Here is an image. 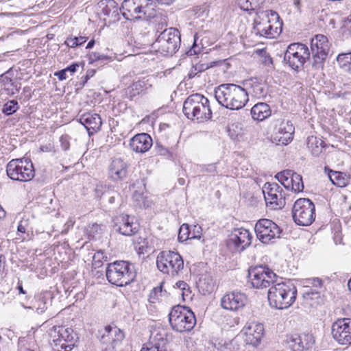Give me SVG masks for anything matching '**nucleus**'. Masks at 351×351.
<instances>
[{
    "mask_svg": "<svg viewBox=\"0 0 351 351\" xmlns=\"http://www.w3.org/2000/svg\"><path fill=\"white\" fill-rule=\"evenodd\" d=\"M215 97L222 106L230 110H240L248 101V93L241 86L222 84L215 88Z\"/></svg>",
    "mask_w": 351,
    "mask_h": 351,
    "instance_id": "1",
    "label": "nucleus"
},
{
    "mask_svg": "<svg viewBox=\"0 0 351 351\" xmlns=\"http://www.w3.org/2000/svg\"><path fill=\"white\" fill-rule=\"evenodd\" d=\"M297 296V289L291 282L272 285L267 293L269 305L276 309H286L291 306Z\"/></svg>",
    "mask_w": 351,
    "mask_h": 351,
    "instance_id": "2",
    "label": "nucleus"
},
{
    "mask_svg": "<svg viewBox=\"0 0 351 351\" xmlns=\"http://www.w3.org/2000/svg\"><path fill=\"white\" fill-rule=\"evenodd\" d=\"M282 29V21L277 12L267 10L257 14L254 21L253 31L256 35L275 38Z\"/></svg>",
    "mask_w": 351,
    "mask_h": 351,
    "instance_id": "3",
    "label": "nucleus"
},
{
    "mask_svg": "<svg viewBox=\"0 0 351 351\" xmlns=\"http://www.w3.org/2000/svg\"><path fill=\"white\" fill-rule=\"evenodd\" d=\"M183 112L188 119L197 122H204L212 118L209 100L198 93L186 98L183 104Z\"/></svg>",
    "mask_w": 351,
    "mask_h": 351,
    "instance_id": "4",
    "label": "nucleus"
},
{
    "mask_svg": "<svg viewBox=\"0 0 351 351\" xmlns=\"http://www.w3.org/2000/svg\"><path fill=\"white\" fill-rule=\"evenodd\" d=\"M106 276L110 283L123 287L134 281L136 272L132 264L128 261H117L108 264Z\"/></svg>",
    "mask_w": 351,
    "mask_h": 351,
    "instance_id": "5",
    "label": "nucleus"
},
{
    "mask_svg": "<svg viewBox=\"0 0 351 351\" xmlns=\"http://www.w3.org/2000/svg\"><path fill=\"white\" fill-rule=\"evenodd\" d=\"M169 320L172 328L179 332L190 331L196 324L193 312L180 305L172 308L169 314Z\"/></svg>",
    "mask_w": 351,
    "mask_h": 351,
    "instance_id": "6",
    "label": "nucleus"
},
{
    "mask_svg": "<svg viewBox=\"0 0 351 351\" xmlns=\"http://www.w3.org/2000/svg\"><path fill=\"white\" fill-rule=\"evenodd\" d=\"M8 176L16 181L27 182L35 176V171L30 159L26 158L12 159L6 166Z\"/></svg>",
    "mask_w": 351,
    "mask_h": 351,
    "instance_id": "7",
    "label": "nucleus"
},
{
    "mask_svg": "<svg viewBox=\"0 0 351 351\" xmlns=\"http://www.w3.org/2000/svg\"><path fill=\"white\" fill-rule=\"evenodd\" d=\"M180 34L176 28H168L162 31L153 43V47L163 55H172L180 47Z\"/></svg>",
    "mask_w": 351,
    "mask_h": 351,
    "instance_id": "8",
    "label": "nucleus"
},
{
    "mask_svg": "<svg viewBox=\"0 0 351 351\" xmlns=\"http://www.w3.org/2000/svg\"><path fill=\"white\" fill-rule=\"evenodd\" d=\"M158 269L171 276H178L184 269V261L180 254L173 251H162L157 256Z\"/></svg>",
    "mask_w": 351,
    "mask_h": 351,
    "instance_id": "9",
    "label": "nucleus"
},
{
    "mask_svg": "<svg viewBox=\"0 0 351 351\" xmlns=\"http://www.w3.org/2000/svg\"><path fill=\"white\" fill-rule=\"evenodd\" d=\"M152 4V0H124L120 10L125 19L137 20L143 16L151 17Z\"/></svg>",
    "mask_w": 351,
    "mask_h": 351,
    "instance_id": "10",
    "label": "nucleus"
},
{
    "mask_svg": "<svg viewBox=\"0 0 351 351\" xmlns=\"http://www.w3.org/2000/svg\"><path fill=\"white\" fill-rule=\"evenodd\" d=\"M315 206L308 198L297 199L292 208V217L295 223L299 226L311 225L315 219Z\"/></svg>",
    "mask_w": 351,
    "mask_h": 351,
    "instance_id": "11",
    "label": "nucleus"
},
{
    "mask_svg": "<svg viewBox=\"0 0 351 351\" xmlns=\"http://www.w3.org/2000/svg\"><path fill=\"white\" fill-rule=\"evenodd\" d=\"M311 52L308 47L302 43H295L289 45L285 51L284 60L293 69L302 66L310 58Z\"/></svg>",
    "mask_w": 351,
    "mask_h": 351,
    "instance_id": "12",
    "label": "nucleus"
},
{
    "mask_svg": "<svg viewBox=\"0 0 351 351\" xmlns=\"http://www.w3.org/2000/svg\"><path fill=\"white\" fill-rule=\"evenodd\" d=\"M276 275L266 266L258 265L251 267L248 271V280L255 289L269 287L276 280Z\"/></svg>",
    "mask_w": 351,
    "mask_h": 351,
    "instance_id": "13",
    "label": "nucleus"
},
{
    "mask_svg": "<svg viewBox=\"0 0 351 351\" xmlns=\"http://www.w3.org/2000/svg\"><path fill=\"white\" fill-rule=\"evenodd\" d=\"M254 230L258 239L263 243H269L272 239L279 238L281 230L273 221L261 219L255 224Z\"/></svg>",
    "mask_w": 351,
    "mask_h": 351,
    "instance_id": "14",
    "label": "nucleus"
},
{
    "mask_svg": "<svg viewBox=\"0 0 351 351\" xmlns=\"http://www.w3.org/2000/svg\"><path fill=\"white\" fill-rule=\"evenodd\" d=\"M263 193L266 205L271 209H280L285 205L283 190L277 183H265L263 187Z\"/></svg>",
    "mask_w": 351,
    "mask_h": 351,
    "instance_id": "15",
    "label": "nucleus"
},
{
    "mask_svg": "<svg viewBox=\"0 0 351 351\" xmlns=\"http://www.w3.org/2000/svg\"><path fill=\"white\" fill-rule=\"evenodd\" d=\"M330 47L326 36L317 34L311 39V51L313 59V65L317 68L322 66L326 60Z\"/></svg>",
    "mask_w": 351,
    "mask_h": 351,
    "instance_id": "16",
    "label": "nucleus"
},
{
    "mask_svg": "<svg viewBox=\"0 0 351 351\" xmlns=\"http://www.w3.org/2000/svg\"><path fill=\"white\" fill-rule=\"evenodd\" d=\"M294 130L291 121L277 120L271 135V141L277 145H286L292 141Z\"/></svg>",
    "mask_w": 351,
    "mask_h": 351,
    "instance_id": "17",
    "label": "nucleus"
},
{
    "mask_svg": "<svg viewBox=\"0 0 351 351\" xmlns=\"http://www.w3.org/2000/svg\"><path fill=\"white\" fill-rule=\"evenodd\" d=\"M333 339L340 345H351V319L341 318L335 321L331 328Z\"/></svg>",
    "mask_w": 351,
    "mask_h": 351,
    "instance_id": "18",
    "label": "nucleus"
},
{
    "mask_svg": "<svg viewBox=\"0 0 351 351\" xmlns=\"http://www.w3.org/2000/svg\"><path fill=\"white\" fill-rule=\"evenodd\" d=\"M252 236L244 228L235 229L230 235L227 245L232 252H242L251 244Z\"/></svg>",
    "mask_w": 351,
    "mask_h": 351,
    "instance_id": "19",
    "label": "nucleus"
},
{
    "mask_svg": "<svg viewBox=\"0 0 351 351\" xmlns=\"http://www.w3.org/2000/svg\"><path fill=\"white\" fill-rule=\"evenodd\" d=\"M275 178L288 190L299 193L304 189L302 176L292 170L287 169L279 172Z\"/></svg>",
    "mask_w": 351,
    "mask_h": 351,
    "instance_id": "20",
    "label": "nucleus"
},
{
    "mask_svg": "<svg viewBox=\"0 0 351 351\" xmlns=\"http://www.w3.org/2000/svg\"><path fill=\"white\" fill-rule=\"evenodd\" d=\"M247 296L239 291H232L225 294L221 299L223 308L236 311L242 308L247 303Z\"/></svg>",
    "mask_w": 351,
    "mask_h": 351,
    "instance_id": "21",
    "label": "nucleus"
},
{
    "mask_svg": "<svg viewBox=\"0 0 351 351\" xmlns=\"http://www.w3.org/2000/svg\"><path fill=\"white\" fill-rule=\"evenodd\" d=\"M314 338L310 334H293L287 340V346L292 351H304L311 349L314 343Z\"/></svg>",
    "mask_w": 351,
    "mask_h": 351,
    "instance_id": "22",
    "label": "nucleus"
},
{
    "mask_svg": "<svg viewBox=\"0 0 351 351\" xmlns=\"http://www.w3.org/2000/svg\"><path fill=\"white\" fill-rule=\"evenodd\" d=\"M49 335L52 339H61L67 342L69 348H73L78 339L77 335L71 328L62 326H54L49 330Z\"/></svg>",
    "mask_w": 351,
    "mask_h": 351,
    "instance_id": "23",
    "label": "nucleus"
},
{
    "mask_svg": "<svg viewBox=\"0 0 351 351\" xmlns=\"http://www.w3.org/2000/svg\"><path fill=\"white\" fill-rule=\"evenodd\" d=\"M99 332L101 343L110 345L112 347L121 342L124 338L123 332L117 326H106Z\"/></svg>",
    "mask_w": 351,
    "mask_h": 351,
    "instance_id": "24",
    "label": "nucleus"
},
{
    "mask_svg": "<svg viewBox=\"0 0 351 351\" xmlns=\"http://www.w3.org/2000/svg\"><path fill=\"white\" fill-rule=\"evenodd\" d=\"M263 325L259 323L251 324L245 330V341L247 344L256 347L263 337Z\"/></svg>",
    "mask_w": 351,
    "mask_h": 351,
    "instance_id": "25",
    "label": "nucleus"
},
{
    "mask_svg": "<svg viewBox=\"0 0 351 351\" xmlns=\"http://www.w3.org/2000/svg\"><path fill=\"white\" fill-rule=\"evenodd\" d=\"M152 144V139L147 133L138 134L132 138L130 141V147L132 150L141 154L147 152Z\"/></svg>",
    "mask_w": 351,
    "mask_h": 351,
    "instance_id": "26",
    "label": "nucleus"
},
{
    "mask_svg": "<svg viewBox=\"0 0 351 351\" xmlns=\"http://www.w3.org/2000/svg\"><path fill=\"white\" fill-rule=\"evenodd\" d=\"M109 175L114 181L125 179L128 175V165L120 158H114L109 166Z\"/></svg>",
    "mask_w": 351,
    "mask_h": 351,
    "instance_id": "27",
    "label": "nucleus"
},
{
    "mask_svg": "<svg viewBox=\"0 0 351 351\" xmlns=\"http://www.w3.org/2000/svg\"><path fill=\"white\" fill-rule=\"evenodd\" d=\"M116 226L120 234L125 236H132L138 230V223L134 222V218L129 215H123L118 218Z\"/></svg>",
    "mask_w": 351,
    "mask_h": 351,
    "instance_id": "28",
    "label": "nucleus"
},
{
    "mask_svg": "<svg viewBox=\"0 0 351 351\" xmlns=\"http://www.w3.org/2000/svg\"><path fill=\"white\" fill-rule=\"evenodd\" d=\"M80 122L86 128L89 135L98 131L102 124L99 114L92 112H86L81 115Z\"/></svg>",
    "mask_w": 351,
    "mask_h": 351,
    "instance_id": "29",
    "label": "nucleus"
},
{
    "mask_svg": "<svg viewBox=\"0 0 351 351\" xmlns=\"http://www.w3.org/2000/svg\"><path fill=\"white\" fill-rule=\"evenodd\" d=\"M320 298V292L319 290L313 289L307 287L304 288L302 292V305L305 306L313 307L318 304Z\"/></svg>",
    "mask_w": 351,
    "mask_h": 351,
    "instance_id": "30",
    "label": "nucleus"
},
{
    "mask_svg": "<svg viewBox=\"0 0 351 351\" xmlns=\"http://www.w3.org/2000/svg\"><path fill=\"white\" fill-rule=\"evenodd\" d=\"M252 118L258 121H263L271 115L270 107L266 103H258L251 109Z\"/></svg>",
    "mask_w": 351,
    "mask_h": 351,
    "instance_id": "31",
    "label": "nucleus"
},
{
    "mask_svg": "<svg viewBox=\"0 0 351 351\" xmlns=\"http://www.w3.org/2000/svg\"><path fill=\"white\" fill-rule=\"evenodd\" d=\"M325 172L327 173L332 183L339 187L346 186L349 182V176L345 173L332 171L327 167H325Z\"/></svg>",
    "mask_w": 351,
    "mask_h": 351,
    "instance_id": "32",
    "label": "nucleus"
},
{
    "mask_svg": "<svg viewBox=\"0 0 351 351\" xmlns=\"http://www.w3.org/2000/svg\"><path fill=\"white\" fill-rule=\"evenodd\" d=\"M249 93L254 97L261 98L267 95V86L261 80L256 78L251 79L249 82Z\"/></svg>",
    "mask_w": 351,
    "mask_h": 351,
    "instance_id": "33",
    "label": "nucleus"
},
{
    "mask_svg": "<svg viewBox=\"0 0 351 351\" xmlns=\"http://www.w3.org/2000/svg\"><path fill=\"white\" fill-rule=\"evenodd\" d=\"M306 146L312 156L315 157L319 156L324 148V141L321 138L314 136H311L307 138Z\"/></svg>",
    "mask_w": 351,
    "mask_h": 351,
    "instance_id": "34",
    "label": "nucleus"
},
{
    "mask_svg": "<svg viewBox=\"0 0 351 351\" xmlns=\"http://www.w3.org/2000/svg\"><path fill=\"white\" fill-rule=\"evenodd\" d=\"M167 291L162 290V283H161L159 286L154 288L151 291L148 300L150 303H156L161 301L163 298L167 296Z\"/></svg>",
    "mask_w": 351,
    "mask_h": 351,
    "instance_id": "35",
    "label": "nucleus"
},
{
    "mask_svg": "<svg viewBox=\"0 0 351 351\" xmlns=\"http://www.w3.org/2000/svg\"><path fill=\"white\" fill-rule=\"evenodd\" d=\"M210 67V65L206 62H195L193 64L191 69H190L188 73V77L189 79H192L195 76H198V75L207 70Z\"/></svg>",
    "mask_w": 351,
    "mask_h": 351,
    "instance_id": "36",
    "label": "nucleus"
},
{
    "mask_svg": "<svg viewBox=\"0 0 351 351\" xmlns=\"http://www.w3.org/2000/svg\"><path fill=\"white\" fill-rule=\"evenodd\" d=\"M337 60L341 64V68L351 74V52L339 54Z\"/></svg>",
    "mask_w": 351,
    "mask_h": 351,
    "instance_id": "37",
    "label": "nucleus"
},
{
    "mask_svg": "<svg viewBox=\"0 0 351 351\" xmlns=\"http://www.w3.org/2000/svg\"><path fill=\"white\" fill-rule=\"evenodd\" d=\"M191 231L190 230V227L186 223H183L178 232V239L180 241L183 242L188 239H189V237H191Z\"/></svg>",
    "mask_w": 351,
    "mask_h": 351,
    "instance_id": "38",
    "label": "nucleus"
},
{
    "mask_svg": "<svg viewBox=\"0 0 351 351\" xmlns=\"http://www.w3.org/2000/svg\"><path fill=\"white\" fill-rule=\"evenodd\" d=\"M306 285L304 286V288L308 287L309 288H313V289L319 290L321 292V290L323 289V280L319 278H309L306 280Z\"/></svg>",
    "mask_w": 351,
    "mask_h": 351,
    "instance_id": "39",
    "label": "nucleus"
},
{
    "mask_svg": "<svg viewBox=\"0 0 351 351\" xmlns=\"http://www.w3.org/2000/svg\"><path fill=\"white\" fill-rule=\"evenodd\" d=\"M18 108V102L15 100H10L4 104L3 112L7 115H10L14 113Z\"/></svg>",
    "mask_w": 351,
    "mask_h": 351,
    "instance_id": "40",
    "label": "nucleus"
},
{
    "mask_svg": "<svg viewBox=\"0 0 351 351\" xmlns=\"http://www.w3.org/2000/svg\"><path fill=\"white\" fill-rule=\"evenodd\" d=\"M141 351H167V350L161 345V342H149L144 345Z\"/></svg>",
    "mask_w": 351,
    "mask_h": 351,
    "instance_id": "41",
    "label": "nucleus"
},
{
    "mask_svg": "<svg viewBox=\"0 0 351 351\" xmlns=\"http://www.w3.org/2000/svg\"><path fill=\"white\" fill-rule=\"evenodd\" d=\"M53 349L56 351H71L73 348H69L67 342L61 339H52Z\"/></svg>",
    "mask_w": 351,
    "mask_h": 351,
    "instance_id": "42",
    "label": "nucleus"
},
{
    "mask_svg": "<svg viewBox=\"0 0 351 351\" xmlns=\"http://www.w3.org/2000/svg\"><path fill=\"white\" fill-rule=\"evenodd\" d=\"M88 60L90 63H93L97 61H108L111 60V58L104 55L101 54L99 52H92L90 53L88 56Z\"/></svg>",
    "mask_w": 351,
    "mask_h": 351,
    "instance_id": "43",
    "label": "nucleus"
},
{
    "mask_svg": "<svg viewBox=\"0 0 351 351\" xmlns=\"http://www.w3.org/2000/svg\"><path fill=\"white\" fill-rule=\"evenodd\" d=\"M254 0H237V3L240 8L244 11H250L254 10Z\"/></svg>",
    "mask_w": 351,
    "mask_h": 351,
    "instance_id": "44",
    "label": "nucleus"
},
{
    "mask_svg": "<svg viewBox=\"0 0 351 351\" xmlns=\"http://www.w3.org/2000/svg\"><path fill=\"white\" fill-rule=\"evenodd\" d=\"M34 307L36 308L38 314L44 313L47 309L46 301L45 298L41 297L38 298L36 302V304L34 305Z\"/></svg>",
    "mask_w": 351,
    "mask_h": 351,
    "instance_id": "45",
    "label": "nucleus"
},
{
    "mask_svg": "<svg viewBox=\"0 0 351 351\" xmlns=\"http://www.w3.org/2000/svg\"><path fill=\"white\" fill-rule=\"evenodd\" d=\"M104 259L106 261L107 257L104 256L103 252L98 251L94 254L93 257V265L96 267H99L101 265L102 260Z\"/></svg>",
    "mask_w": 351,
    "mask_h": 351,
    "instance_id": "46",
    "label": "nucleus"
},
{
    "mask_svg": "<svg viewBox=\"0 0 351 351\" xmlns=\"http://www.w3.org/2000/svg\"><path fill=\"white\" fill-rule=\"evenodd\" d=\"M241 128L239 127L238 123L232 124L228 127V132L231 138L235 139L240 134L239 131Z\"/></svg>",
    "mask_w": 351,
    "mask_h": 351,
    "instance_id": "47",
    "label": "nucleus"
},
{
    "mask_svg": "<svg viewBox=\"0 0 351 351\" xmlns=\"http://www.w3.org/2000/svg\"><path fill=\"white\" fill-rule=\"evenodd\" d=\"M149 80L143 79L135 82L132 85V89L136 90L139 93L143 91L144 89H147V85L148 84Z\"/></svg>",
    "mask_w": 351,
    "mask_h": 351,
    "instance_id": "48",
    "label": "nucleus"
},
{
    "mask_svg": "<svg viewBox=\"0 0 351 351\" xmlns=\"http://www.w3.org/2000/svg\"><path fill=\"white\" fill-rule=\"evenodd\" d=\"M29 225V219L28 217H23L22 219L20 221L17 230L19 232L25 233L26 230L27 229Z\"/></svg>",
    "mask_w": 351,
    "mask_h": 351,
    "instance_id": "49",
    "label": "nucleus"
},
{
    "mask_svg": "<svg viewBox=\"0 0 351 351\" xmlns=\"http://www.w3.org/2000/svg\"><path fill=\"white\" fill-rule=\"evenodd\" d=\"M155 148L156 152L158 155L168 156L170 154L168 148L165 147L160 143H157Z\"/></svg>",
    "mask_w": 351,
    "mask_h": 351,
    "instance_id": "50",
    "label": "nucleus"
},
{
    "mask_svg": "<svg viewBox=\"0 0 351 351\" xmlns=\"http://www.w3.org/2000/svg\"><path fill=\"white\" fill-rule=\"evenodd\" d=\"M197 39V34H195L194 36V43H193V45L192 47L187 52V54L189 56L196 55V54H198L200 52L201 49L196 44Z\"/></svg>",
    "mask_w": 351,
    "mask_h": 351,
    "instance_id": "51",
    "label": "nucleus"
},
{
    "mask_svg": "<svg viewBox=\"0 0 351 351\" xmlns=\"http://www.w3.org/2000/svg\"><path fill=\"white\" fill-rule=\"evenodd\" d=\"M61 147L63 150L66 151L69 149L70 143L69 138L67 135L62 136L60 138Z\"/></svg>",
    "mask_w": 351,
    "mask_h": 351,
    "instance_id": "52",
    "label": "nucleus"
},
{
    "mask_svg": "<svg viewBox=\"0 0 351 351\" xmlns=\"http://www.w3.org/2000/svg\"><path fill=\"white\" fill-rule=\"evenodd\" d=\"M67 71L64 69L59 71H57L54 73L55 76L58 77V80L60 81H62L64 80H66L67 76Z\"/></svg>",
    "mask_w": 351,
    "mask_h": 351,
    "instance_id": "53",
    "label": "nucleus"
},
{
    "mask_svg": "<svg viewBox=\"0 0 351 351\" xmlns=\"http://www.w3.org/2000/svg\"><path fill=\"white\" fill-rule=\"evenodd\" d=\"M343 28L344 31H348L351 34V15L343 21Z\"/></svg>",
    "mask_w": 351,
    "mask_h": 351,
    "instance_id": "54",
    "label": "nucleus"
},
{
    "mask_svg": "<svg viewBox=\"0 0 351 351\" xmlns=\"http://www.w3.org/2000/svg\"><path fill=\"white\" fill-rule=\"evenodd\" d=\"M64 44L67 47H71V48H74V47L78 46L77 43V39L75 38V37H74V38H68L65 40Z\"/></svg>",
    "mask_w": 351,
    "mask_h": 351,
    "instance_id": "55",
    "label": "nucleus"
},
{
    "mask_svg": "<svg viewBox=\"0 0 351 351\" xmlns=\"http://www.w3.org/2000/svg\"><path fill=\"white\" fill-rule=\"evenodd\" d=\"M199 230H201V227L200 226H194V230H193V232H191V237H189V239H195V238H199L200 237Z\"/></svg>",
    "mask_w": 351,
    "mask_h": 351,
    "instance_id": "56",
    "label": "nucleus"
},
{
    "mask_svg": "<svg viewBox=\"0 0 351 351\" xmlns=\"http://www.w3.org/2000/svg\"><path fill=\"white\" fill-rule=\"evenodd\" d=\"M78 66H79L78 64L74 63V64H72L70 66H67L64 69L67 72H69L71 75H73L76 71L77 67H78Z\"/></svg>",
    "mask_w": 351,
    "mask_h": 351,
    "instance_id": "57",
    "label": "nucleus"
},
{
    "mask_svg": "<svg viewBox=\"0 0 351 351\" xmlns=\"http://www.w3.org/2000/svg\"><path fill=\"white\" fill-rule=\"evenodd\" d=\"M176 285L177 288L180 289V291L184 290L185 289H186V287H189L188 284L184 281H178L176 282Z\"/></svg>",
    "mask_w": 351,
    "mask_h": 351,
    "instance_id": "58",
    "label": "nucleus"
},
{
    "mask_svg": "<svg viewBox=\"0 0 351 351\" xmlns=\"http://www.w3.org/2000/svg\"><path fill=\"white\" fill-rule=\"evenodd\" d=\"M180 294L182 295L184 300H186L185 298L190 299L191 290L189 286L186 287V289H185L184 290H182Z\"/></svg>",
    "mask_w": 351,
    "mask_h": 351,
    "instance_id": "59",
    "label": "nucleus"
},
{
    "mask_svg": "<svg viewBox=\"0 0 351 351\" xmlns=\"http://www.w3.org/2000/svg\"><path fill=\"white\" fill-rule=\"evenodd\" d=\"M95 73V70L94 69H90V70H88L87 72H86V75L85 76V80L86 82L90 79L91 77H93Z\"/></svg>",
    "mask_w": 351,
    "mask_h": 351,
    "instance_id": "60",
    "label": "nucleus"
},
{
    "mask_svg": "<svg viewBox=\"0 0 351 351\" xmlns=\"http://www.w3.org/2000/svg\"><path fill=\"white\" fill-rule=\"evenodd\" d=\"M3 83L5 85L6 84H8L9 83L10 84V85L13 87H14L16 88V90L18 91V89L16 88V86L14 85V83L12 82V80L11 79H9L7 77H5L3 80Z\"/></svg>",
    "mask_w": 351,
    "mask_h": 351,
    "instance_id": "61",
    "label": "nucleus"
},
{
    "mask_svg": "<svg viewBox=\"0 0 351 351\" xmlns=\"http://www.w3.org/2000/svg\"><path fill=\"white\" fill-rule=\"evenodd\" d=\"M206 171L209 173H214L216 171V166L215 165H208L206 169Z\"/></svg>",
    "mask_w": 351,
    "mask_h": 351,
    "instance_id": "62",
    "label": "nucleus"
},
{
    "mask_svg": "<svg viewBox=\"0 0 351 351\" xmlns=\"http://www.w3.org/2000/svg\"><path fill=\"white\" fill-rule=\"evenodd\" d=\"M112 17L114 18L113 19L114 22L116 21H119L120 19L119 14L117 8L115 10L113 11V12L112 14Z\"/></svg>",
    "mask_w": 351,
    "mask_h": 351,
    "instance_id": "63",
    "label": "nucleus"
},
{
    "mask_svg": "<svg viewBox=\"0 0 351 351\" xmlns=\"http://www.w3.org/2000/svg\"><path fill=\"white\" fill-rule=\"evenodd\" d=\"M78 46L82 45L86 41V38L83 36L75 37Z\"/></svg>",
    "mask_w": 351,
    "mask_h": 351,
    "instance_id": "64",
    "label": "nucleus"
}]
</instances>
